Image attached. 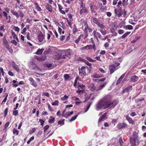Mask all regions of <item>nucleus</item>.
<instances>
[{
	"mask_svg": "<svg viewBox=\"0 0 146 146\" xmlns=\"http://www.w3.org/2000/svg\"><path fill=\"white\" fill-rule=\"evenodd\" d=\"M29 80L31 82V84L32 86L35 88L37 87L38 85L37 83L32 78H29Z\"/></svg>",
	"mask_w": 146,
	"mask_h": 146,
	"instance_id": "2eb2a0df",
	"label": "nucleus"
},
{
	"mask_svg": "<svg viewBox=\"0 0 146 146\" xmlns=\"http://www.w3.org/2000/svg\"><path fill=\"white\" fill-rule=\"evenodd\" d=\"M89 88L91 91H93L96 90V87L94 83H91L89 86Z\"/></svg>",
	"mask_w": 146,
	"mask_h": 146,
	"instance_id": "f3484780",
	"label": "nucleus"
},
{
	"mask_svg": "<svg viewBox=\"0 0 146 146\" xmlns=\"http://www.w3.org/2000/svg\"><path fill=\"white\" fill-rule=\"evenodd\" d=\"M4 26L3 25L0 27V31L5 32V29H4Z\"/></svg>",
	"mask_w": 146,
	"mask_h": 146,
	"instance_id": "69168bd1",
	"label": "nucleus"
},
{
	"mask_svg": "<svg viewBox=\"0 0 146 146\" xmlns=\"http://www.w3.org/2000/svg\"><path fill=\"white\" fill-rule=\"evenodd\" d=\"M93 33L94 37L97 40H98V38H100L102 37V35L100 33L96 32L95 30H94Z\"/></svg>",
	"mask_w": 146,
	"mask_h": 146,
	"instance_id": "ddd939ff",
	"label": "nucleus"
},
{
	"mask_svg": "<svg viewBox=\"0 0 146 146\" xmlns=\"http://www.w3.org/2000/svg\"><path fill=\"white\" fill-rule=\"evenodd\" d=\"M31 68L35 70L40 71L41 70L35 64L32 63L31 66Z\"/></svg>",
	"mask_w": 146,
	"mask_h": 146,
	"instance_id": "f8f14e48",
	"label": "nucleus"
},
{
	"mask_svg": "<svg viewBox=\"0 0 146 146\" xmlns=\"http://www.w3.org/2000/svg\"><path fill=\"white\" fill-rule=\"evenodd\" d=\"M92 104V102H91L89 104H87L86 108L85 109V112H86L88 111V110L90 106H91V105Z\"/></svg>",
	"mask_w": 146,
	"mask_h": 146,
	"instance_id": "37998d69",
	"label": "nucleus"
},
{
	"mask_svg": "<svg viewBox=\"0 0 146 146\" xmlns=\"http://www.w3.org/2000/svg\"><path fill=\"white\" fill-rule=\"evenodd\" d=\"M107 115V113L106 112L103 114L101 116L99 119L98 122L100 123V122H101L102 120L106 117Z\"/></svg>",
	"mask_w": 146,
	"mask_h": 146,
	"instance_id": "412c9836",
	"label": "nucleus"
},
{
	"mask_svg": "<svg viewBox=\"0 0 146 146\" xmlns=\"http://www.w3.org/2000/svg\"><path fill=\"white\" fill-rule=\"evenodd\" d=\"M8 108H6L5 109L4 111V117H6L7 115V113L8 112Z\"/></svg>",
	"mask_w": 146,
	"mask_h": 146,
	"instance_id": "a19ab883",
	"label": "nucleus"
},
{
	"mask_svg": "<svg viewBox=\"0 0 146 146\" xmlns=\"http://www.w3.org/2000/svg\"><path fill=\"white\" fill-rule=\"evenodd\" d=\"M42 95L43 96H46L48 97H49L50 96V95L49 93L47 92H44L43 93Z\"/></svg>",
	"mask_w": 146,
	"mask_h": 146,
	"instance_id": "052dcab7",
	"label": "nucleus"
},
{
	"mask_svg": "<svg viewBox=\"0 0 146 146\" xmlns=\"http://www.w3.org/2000/svg\"><path fill=\"white\" fill-rule=\"evenodd\" d=\"M35 7L36 9L39 11H42V9L38 5L37 3H34Z\"/></svg>",
	"mask_w": 146,
	"mask_h": 146,
	"instance_id": "bb28decb",
	"label": "nucleus"
},
{
	"mask_svg": "<svg viewBox=\"0 0 146 146\" xmlns=\"http://www.w3.org/2000/svg\"><path fill=\"white\" fill-rule=\"evenodd\" d=\"M86 67L85 66H82L81 69H79V74H82L84 76H85L86 75V73L85 71V69Z\"/></svg>",
	"mask_w": 146,
	"mask_h": 146,
	"instance_id": "9b49d317",
	"label": "nucleus"
},
{
	"mask_svg": "<svg viewBox=\"0 0 146 146\" xmlns=\"http://www.w3.org/2000/svg\"><path fill=\"white\" fill-rule=\"evenodd\" d=\"M138 79V77L136 75H133L131 77V80L133 82H136L137 81Z\"/></svg>",
	"mask_w": 146,
	"mask_h": 146,
	"instance_id": "4be33fe9",
	"label": "nucleus"
},
{
	"mask_svg": "<svg viewBox=\"0 0 146 146\" xmlns=\"http://www.w3.org/2000/svg\"><path fill=\"white\" fill-rule=\"evenodd\" d=\"M130 143L132 146H136V139H133L132 137H130Z\"/></svg>",
	"mask_w": 146,
	"mask_h": 146,
	"instance_id": "a211bd4d",
	"label": "nucleus"
},
{
	"mask_svg": "<svg viewBox=\"0 0 146 146\" xmlns=\"http://www.w3.org/2000/svg\"><path fill=\"white\" fill-rule=\"evenodd\" d=\"M77 31L78 30L77 29L75 25H74L73 26V33L75 34Z\"/></svg>",
	"mask_w": 146,
	"mask_h": 146,
	"instance_id": "ea45409f",
	"label": "nucleus"
},
{
	"mask_svg": "<svg viewBox=\"0 0 146 146\" xmlns=\"http://www.w3.org/2000/svg\"><path fill=\"white\" fill-rule=\"evenodd\" d=\"M80 9L79 13L81 15L83 13H88L87 8L86 7L85 5L83 6H80Z\"/></svg>",
	"mask_w": 146,
	"mask_h": 146,
	"instance_id": "423d86ee",
	"label": "nucleus"
},
{
	"mask_svg": "<svg viewBox=\"0 0 146 146\" xmlns=\"http://www.w3.org/2000/svg\"><path fill=\"white\" fill-rule=\"evenodd\" d=\"M132 87L131 85H129L125 89H123L122 91V94L124 93L125 92H129L132 90Z\"/></svg>",
	"mask_w": 146,
	"mask_h": 146,
	"instance_id": "9d476101",
	"label": "nucleus"
},
{
	"mask_svg": "<svg viewBox=\"0 0 146 146\" xmlns=\"http://www.w3.org/2000/svg\"><path fill=\"white\" fill-rule=\"evenodd\" d=\"M64 120H65V119H63V120H62L61 121V120L59 121L58 122V125H60V124H61L62 125H64Z\"/></svg>",
	"mask_w": 146,
	"mask_h": 146,
	"instance_id": "a18cd8bd",
	"label": "nucleus"
},
{
	"mask_svg": "<svg viewBox=\"0 0 146 146\" xmlns=\"http://www.w3.org/2000/svg\"><path fill=\"white\" fill-rule=\"evenodd\" d=\"M3 43L7 48H9V45L8 43L5 36H4L3 38Z\"/></svg>",
	"mask_w": 146,
	"mask_h": 146,
	"instance_id": "dca6fc26",
	"label": "nucleus"
},
{
	"mask_svg": "<svg viewBox=\"0 0 146 146\" xmlns=\"http://www.w3.org/2000/svg\"><path fill=\"white\" fill-rule=\"evenodd\" d=\"M64 77L65 80H68L70 78V76L68 74H65L64 75Z\"/></svg>",
	"mask_w": 146,
	"mask_h": 146,
	"instance_id": "49530a36",
	"label": "nucleus"
},
{
	"mask_svg": "<svg viewBox=\"0 0 146 146\" xmlns=\"http://www.w3.org/2000/svg\"><path fill=\"white\" fill-rule=\"evenodd\" d=\"M125 118L130 124L133 125L135 124V122L133 120L132 118L130 117L128 115L125 116Z\"/></svg>",
	"mask_w": 146,
	"mask_h": 146,
	"instance_id": "4468645a",
	"label": "nucleus"
},
{
	"mask_svg": "<svg viewBox=\"0 0 146 146\" xmlns=\"http://www.w3.org/2000/svg\"><path fill=\"white\" fill-rule=\"evenodd\" d=\"M55 118L54 117H53L52 116H51L50 117V119H49L48 122L50 123H53L55 121Z\"/></svg>",
	"mask_w": 146,
	"mask_h": 146,
	"instance_id": "2f4dec72",
	"label": "nucleus"
},
{
	"mask_svg": "<svg viewBox=\"0 0 146 146\" xmlns=\"http://www.w3.org/2000/svg\"><path fill=\"white\" fill-rule=\"evenodd\" d=\"M116 27L115 26V25H114L112 27V28L110 29V31L111 33H114L116 29Z\"/></svg>",
	"mask_w": 146,
	"mask_h": 146,
	"instance_id": "4c0bfd02",
	"label": "nucleus"
},
{
	"mask_svg": "<svg viewBox=\"0 0 146 146\" xmlns=\"http://www.w3.org/2000/svg\"><path fill=\"white\" fill-rule=\"evenodd\" d=\"M114 12L115 16H117L118 17H121L123 14V12L122 11L121 8L119 6H118L117 8L115 9H114Z\"/></svg>",
	"mask_w": 146,
	"mask_h": 146,
	"instance_id": "f03ea898",
	"label": "nucleus"
},
{
	"mask_svg": "<svg viewBox=\"0 0 146 146\" xmlns=\"http://www.w3.org/2000/svg\"><path fill=\"white\" fill-rule=\"evenodd\" d=\"M24 84V83L23 81H21L19 82L18 84V83H17L16 84H13V86L14 87H16L17 86L19 85H22Z\"/></svg>",
	"mask_w": 146,
	"mask_h": 146,
	"instance_id": "f704fd0d",
	"label": "nucleus"
},
{
	"mask_svg": "<svg viewBox=\"0 0 146 146\" xmlns=\"http://www.w3.org/2000/svg\"><path fill=\"white\" fill-rule=\"evenodd\" d=\"M124 32V31L123 30L119 29L118 31V33L119 34H122Z\"/></svg>",
	"mask_w": 146,
	"mask_h": 146,
	"instance_id": "e2e57ef3",
	"label": "nucleus"
},
{
	"mask_svg": "<svg viewBox=\"0 0 146 146\" xmlns=\"http://www.w3.org/2000/svg\"><path fill=\"white\" fill-rule=\"evenodd\" d=\"M39 120V122L40 123V125L42 126H43L44 123V121L41 119H40Z\"/></svg>",
	"mask_w": 146,
	"mask_h": 146,
	"instance_id": "338daca9",
	"label": "nucleus"
},
{
	"mask_svg": "<svg viewBox=\"0 0 146 146\" xmlns=\"http://www.w3.org/2000/svg\"><path fill=\"white\" fill-rule=\"evenodd\" d=\"M9 124V123L8 122H7L5 124L4 129H6L7 127H8Z\"/></svg>",
	"mask_w": 146,
	"mask_h": 146,
	"instance_id": "bf43d9fd",
	"label": "nucleus"
},
{
	"mask_svg": "<svg viewBox=\"0 0 146 146\" xmlns=\"http://www.w3.org/2000/svg\"><path fill=\"white\" fill-rule=\"evenodd\" d=\"M109 68L110 70V72L111 74L113 73L116 70V67L113 64L110 65L109 66Z\"/></svg>",
	"mask_w": 146,
	"mask_h": 146,
	"instance_id": "0eeeda50",
	"label": "nucleus"
},
{
	"mask_svg": "<svg viewBox=\"0 0 146 146\" xmlns=\"http://www.w3.org/2000/svg\"><path fill=\"white\" fill-rule=\"evenodd\" d=\"M100 29H102L103 28H106L105 26L103 24L100 23V22L97 25Z\"/></svg>",
	"mask_w": 146,
	"mask_h": 146,
	"instance_id": "c9c22d12",
	"label": "nucleus"
},
{
	"mask_svg": "<svg viewBox=\"0 0 146 146\" xmlns=\"http://www.w3.org/2000/svg\"><path fill=\"white\" fill-rule=\"evenodd\" d=\"M92 29L90 28L89 27L88 28H84V30L85 33L86 35H88V33L92 32Z\"/></svg>",
	"mask_w": 146,
	"mask_h": 146,
	"instance_id": "6ab92c4d",
	"label": "nucleus"
},
{
	"mask_svg": "<svg viewBox=\"0 0 146 146\" xmlns=\"http://www.w3.org/2000/svg\"><path fill=\"white\" fill-rule=\"evenodd\" d=\"M13 29L15 31H17L18 33L20 31V29L18 27L14 26L13 27Z\"/></svg>",
	"mask_w": 146,
	"mask_h": 146,
	"instance_id": "c03bdc74",
	"label": "nucleus"
},
{
	"mask_svg": "<svg viewBox=\"0 0 146 146\" xmlns=\"http://www.w3.org/2000/svg\"><path fill=\"white\" fill-rule=\"evenodd\" d=\"M5 95H6L5 97V98L4 99V100L3 101L2 103H3V102H5L7 100V98L8 96V94L6 93H5Z\"/></svg>",
	"mask_w": 146,
	"mask_h": 146,
	"instance_id": "4d7b16f0",
	"label": "nucleus"
},
{
	"mask_svg": "<svg viewBox=\"0 0 146 146\" xmlns=\"http://www.w3.org/2000/svg\"><path fill=\"white\" fill-rule=\"evenodd\" d=\"M68 98V96L66 95H65L64 97H62L61 98V100H67Z\"/></svg>",
	"mask_w": 146,
	"mask_h": 146,
	"instance_id": "864d4df0",
	"label": "nucleus"
},
{
	"mask_svg": "<svg viewBox=\"0 0 146 146\" xmlns=\"http://www.w3.org/2000/svg\"><path fill=\"white\" fill-rule=\"evenodd\" d=\"M124 28L126 29L131 30L133 29V26L131 25H127L124 26Z\"/></svg>",
	"mask_w": 146,
	"mask_h": 146,
	"instance_id": "e433bc0d",
	"label": "nucleus"
},
{
	"mask_svg": "<svg viewBox=\"0 0 146 146\" xmlns=\"http://www.w3.org/2000/svg\"><path fill=\"white\" fill-rule=\"evenodd\" d=\"M59 102L58 101L56 100L54 102H53L52 104L53 106H58Z\"/></svg>",
	"mask_w": 146,
	"mask_h": 146,
	"instance_id": "8fccbe9b",
	"label": "nucleus"
},
{
	"mask_svg": "<svg viewBox=\"0 0 146 146\" xmlns=\"http://www.w3.org/2000/svg\"><path fill=\"white\" fill-rule=\"evenodd\" d=\"M132 135L133 139H136L137 141H138L139 136L137 132L135 131H134L132 133Z\"/></svg>",
	"mask_w": 146,
	"mask_h": 146,
	"instance_id": "aec40b11",
	"label": "nucleus"
},
{
	"mask_svg": "<svg viewBox=\"0 0 146 146\" xmlns=\"http://www.w3.org/2000/svg\"><path fill=\"white\" fill-rule=\"evenodd\" d=\"M117 104L116 100L112 101L111 97L109 95H107L100 100L96 105V107L98 109H101L103 108L104 109L108 108H113Z\"/></svg>",
	"mask_w": 146,
	"mask_h": 146,
	"instance_id": "f257e3e1",
	"label": "nucleus"
},
{
	"mask_svg": "<svg viewBox=\"0 0 146 146\" xmlns=\"http://www.w3.org/2000/svg\"><path fill=\"white\" fill-rule=\"evenodd\" d=\"M11 42L12 44H14L15 46H16L17 44V42L15 40H11Z\"/></svg>",
	"mask_w": 146,
	"mask_h": 146,
	"instance_id": "774afa93",
	"label": "nucleus"
},
{
	"mask_svg": "<svg viewBox=\"0 0 146 146\" xmlns=\"http://www.w3.org/2000/svg\"><path fill=\"white\" fill-rule=\"evenodd\" d=\"M83 36V35H80L78 37V39L75 40L74 42L76 44H78L81 38Z\"/></svg>",
	"mask_w": 146,
	"mask_h": 146,
	"instance_id": "72a5a7b5",
	"label": "nucleus"
},
{
	"mask_svg": "<svg viewBox=\"0 0 146 146\" xmlns=\"http://www.w3.org/2000/svg\"><path fill=\"white\" fill-rule=\"evenodd\" d=\"M92 77L95 78H100L102 76L101 75L99 74H97L96 73H95L93 74L92 76Z\"/></svg>",
	"mask_w": 146,
	"mask_h": 146,
	"instance_id": "473e14b6",
	"label": "nucleus"
},
{
	"mask_svg": "<svg viewBox=\"0 0 146 146\" xmlns=\"http://www.w3.org/2000/svg\"><path fill=\"white\" fill-rule=\"evenodd\" d=\"M93 22L97 25L99 23L98 20L96 18H94L92 19Z\"/></svg>",
	"mask_w": 146,
	"mask_h": 146,
	"instance_id": "58836bf2",
	"label": "nucleus"
},
{
	"mask_svg": "<svg viewBox=\"0 0 146 146\" xmlns=\"http://www.w3.org/2000/svg\"><path fill=\"white\" fill-rule=\"evenodd\" d=\"M117 127L119 129H123L128 127V125L124 123H119L117 125Z\"/></svg>",
	"mask_w": 146,
	"mask_h": 146,
	"instance_id": "39448f33",
	"label": "nucleus"
},
{
	"mask_svg": "<svg viewBox=\"0 0 146 146\" xmlns=\"http://www.w3.org/2000/svg\"><path fill=\"white\" fill-rule=\"evenodd\" d=\"M78 115H76L73 117L70 120V121L71 122L74 120L77 117Z\"/></svg>",
	"mask_w": 146,
	"mask_h": 146,
	"instance_id": "79ce46f5",
	"label": "nucleus"
},
{
	"mask_svg": "<svg viewBox=\"0 0 146 146\" xmlns=\"http://www.w3.org/2000/svg\"><path fill=\"white\" fill-rule=\"evenodd\" d=\"M11 33L12 35L13 36V38L14 39H15L17 37L16 35L15 34V33L12 30L11 31Z\"/></svg>",
	"mask_w": 146,
	"mask_h": 146,
	"instance_id": "3c124183",
	"label": "nucleus"
},
{
	"mask_svg": "<svg viewBox=\"0 0 146 146\" xmlns=\"http://www.w3.org/2000/svg\"><path fill=\"white\" fill-rule=\"evenodd\" d=\"M100 10L102 11H104L106 10V9L105 8L104 6L102 5L100 8Z\"/></svg>",
	"mask_w": 146,
	"mask_h": 146,
	"instance_id": "0e129e2a",
	"label": "nucleus"
},
{
	"mask_svg": "<svg viewBox=\"0 0 146 146\" xmlns=\"http://www.w3.org/2000/svg\"><path fill=\"white\" fill-rule=\"evenodd\" d=\"M44 50V49L43 48H42L41 49L39 48L37 50V51L35 53L38 55L41 54H42Z\"/></svg>",
	"mask_w": 146,
	"mask_h": 146,
	"instance_id": "c756f323",
	"label": "nucleus"
},
{
	"mask_svg": "<svg viewBox=\"0 0 146 146\" xmlns=\"http://www.w3.org/2000/svg\"><path fill=\"white\" fill-rule=\"evenodd\" d=\"M106 82H104L100 86H99L98 87V88L96 89V91H98L102 89L106 85Z\"/></svg>",
	"mask_w": 146,
	"mask_h": 146,
	"instance_id": "c85d7f7f",
	"label": "nucleus"
},
{
	"mask_svg": "<svg viewBox=\"0 0 146 146\" xmlns=\"http://www.w3.org/2000/svg\"><path fill=\"white\" fill-rule=\"evenodd\" d=\"M11 12L17 18H19L20 17L22 18L24 17V14L21 11H19V14L16 11H14L13 10H11Z\"/></svg>",
	"mask_w": 146,
	"mask_h": 146,
	"instance_id": "7ed1b4c3",
	"label": "nucleus"
},
{
	"mask_svg": "<svg viewBox=\"0 0 146 146\" xmlns=\"http://www.w3.org/2000/svg\"><path fill=\"white\" fill-rule=\"evenodd\" d=\"M79 78L78 77H76L74 83L73 85L74 86H76L78 80Z\"/></svg>",
	"mask_w": 146,
	"mask_h": 146,
	"instance_id": "6e6d98bb",
	"label": "nucleus"
},
{
	"mask_svg": "<svg viewBox=\"0 0 146 146\" xmlns=\"http://www.w3.org/2000/svg\"><path fill=\"white\" fill-rule=\"evenodd\" d=\"M46 7L47 10L50 12H52V6L47 4L46 5Z\"/></svg>",
	"mask_w": 146,
	"mask_h": 146,
	"instance_id": "b1692460",
	"label": "nucleus"
},
{
	"mask_svg": "<svg viewBox=\"0 0 146 146\" xmlns=\"http://www.w3.org/2000/svg\"><path fill=\"white\" fill-rule=\"evenodd\" d=\"M11 65L13 69L18 72L20 71L19 67L14 61L11 62Z\"/></svg>",
	"mask_w": 146,
	"mask_h": 146,
	"instance_id": "1a4fd4ad",
	"label": "nucleus"
},
{
	"mask_svg": "<svg viewBox=\"0 0 146 146\" xmlns=\"http://www.w3.org/2000/svg\"><path fill=\"white\" fill-rule=\"evenodd\" d=\"M29 29V25H27L26 26V27H25L23 28V30L21 31V33L24 34L27 29Z\"/></svg>",
	"mask_w": 146,
	"mask_h": 146,
	"instance_id": "393cba45",
	"label": "nucleus"
},
{
	"mask_svg": "<svg viewBox=\"0 0 146 146\" xmlns=\"http://www.w3.org/2000/svg\"><path fill=\"white\" fill-rule=\"evenodd\" d=\"M82 61L85 62V63L88 66H91L92 65V64L91 63H90L88 61L86 60H84V59H82Z\"/></svg>",
	"mask_w": 146,
	"mask_h": 146,
	"instance_id": "de8ad7c7",
	"label": "nucleus"
},
{
	"mask_svg": "<svg viewBox=\"0 0 146 146\" xmlns=\"http://www.w3.org/2000/svg\"><path fill=\"white\" fill-rule=\"evenodd\" d=\"M38 41L43 43L45 42V35L42 32H40L38 36Z\"/></svg>",
	"mask_w": 146,
	"mask_h": 146,
	"instance_id": "20e7f679",
	"label": "nucleus"
},
{
	"mask_svg": "<svg viewBox=\"0 0 146 146\" xmlns=\"http://www.w3.org/2000/svg\"><path fill=\"white\" fill-rule=\"evenodd\" d=\"M92 48V45H88L86 46H84L82 48V50H90V49Z\"/></svg>",
	"mask_w": 146,
	"mask_h": 146,
	"instance_id": "5701e85b",
	"label": "nucleus"
},
{
	"mask_svg": "<svg viewBox=\"0 0 146 146\" xmlns=\"http://www.w3.org/2000/svg\"><path fill=\"white\" fill-rule=\"evenodd\" d=\"M14 110L13 111V114L14 115L17 116L18 114V110Z\"/></svg>",
	"mask_w": 146,
	"mask_h": 146,
	"instance_id": "603ef678",
	"label": "nucleus"
},
{
	"mask_svg": "<svg viewBox=\"0 0 146 146\" xmlns=\"http://www.w3.org/2000/svg\"><path fill=\"white\" fill-rule=\"evenodd\" d=\"M131 32H127L125 33L121 37L122 39H124L125 38L127 35H129Z\"/></svg>",
	"mask_w": 146,
	"mask_h": 146,
	"instance_id": "7c9ffc66",
	"label": "nucleus"
},
{
	"mask_svg": "<svg viewBox=\"0 0 146 146\" xmlns=\"http://www.w3.org/2000/svg\"><path fill=\"white\" fill-rule=\"evenodd\" d=\"M36 131V128H33L31 130H30L29 132V134H31L35 132Z\"/></svg>",
	"mask_w": 146,
	"mask_h": 146,
	"instance_id": "13d9d810",
	"label": "nucleus"
},
{
	"mask_svg": "<svg viewBox=\"0 0 146 146\" xmlns=\"http://www.w3.org/2000/svg\"><path fill=\"white\" fill-rule=\"evenodd\" d=\"M78 87H80L82 89L83 88H84L85 87V86L84 85H83L82 84H78Z\"/></svg>",
	"mask_w": 146,
	"mask_h": 146,
	"instance_id": "680f3d73",
	"label": "nucleus"
},
{
	"mask_svg": "<svg viewBox=\"0 0 146 146\" xmlns=\"http://www.w3.org/2000/svg\"><path fill=\"white\" fill-rule=\"evenodd\" d=\"M105 28H103L102 29H99L102 34L104 35H106L107 33V31L105 29Z\"/></svg>",
	"mask_w": 146,
	"mask_h": 146,
	"instance_id": "cd10ccee",
	"label": "nucleus"
},
{
	"mask_svg": "<svg viewBox=\"0 0 146 146\" xmlns=\"http://www.w3.org/2000/svg\"><path fill=\"white\" fill-rule=\"evenodd\" d=\"M13 133L14 134H16V135H17L19 134V131L15 129H14Z\"/></svg>",
	"mask_w": 146,
	"mask_h": 146,
	"instance_id": "09e8293b",
	"label": "nucleus"
},
{
	"mask_svg": "<svg viewBox=\"0 0 146 146\" xmlns=\"http://www.w3.org/2000/svg\"><path fill=\"white\" fill-rule=\"evenodd\" d=\"M90 8L91 10V13H92L95 14V15H96V12L95 10V9L93 7V4L92 3H90Z\"/></svg>",
	"mask_w": 146,
	"mask_h": 146,
	"instance_id": "a878e982",
	"label": "nucleus"
},
{
	"mask_svg": "<svg viewBox=\"0 0 146 146\" xmlns=\"http://www.w3.org/2000/svg\"><path fill=\"white\" fill-rule=\"evenodd\" d=\"M49 126L48 125H47L44 127V132H45L49 128Z\"/></svg>",
	"mask_w": 146,
	"mask_h": 146,
	"instance_id": "5fc2aeb1",
	"label": "nucleus"
},
{
	"mask_svg": "<svg viewBox=\"0 0 146 146\" xmlns=\"http://www.w3.org/2000/svg\"><path fill=\"white\" fill-rule=\"evenodd\" d=\"M49 52L48 50H45L43 52V55L40 56L42 61L45 60L48 54L49 53Z\"/></svg>",
	"mask_w": 146,
	"mask_h": 146,
	"instance_id": "6e6552de",
	"label": "nucleus"
}]
</instances>
